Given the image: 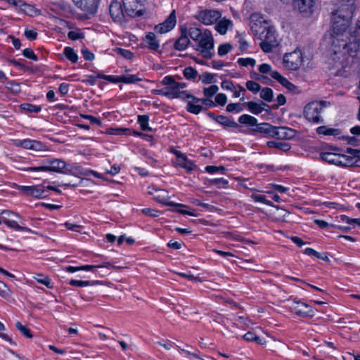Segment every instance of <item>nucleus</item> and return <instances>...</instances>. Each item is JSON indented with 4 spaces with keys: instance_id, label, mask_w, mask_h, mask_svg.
Wrapping results in <instances>:
<instances>
[{
    "instance_id": "1",
    "label": "nucleus",
    "mask_w": 360,
    "mask_h": 360,
    "mask_svg": "<svg viewBox=\"0 0 360 360\" xmlns=\"http://www.w3.org/2000/svg\"><path fill=\"white\" fill-rule=\"evenodd\" d=\"M352 18L332 14V27L334 35L332 40L331 60L334 65L347 67L353 58L360 56V20L354 27L347 30Z\"/></svg>"
},
{
    "instance_id": "2",
    "label": "nucleus",
    "mask_w": 360,
    "mask_h": 360,
    "mask_svg": "<svg viewBox=\"0 0 360 360\" xmlns=\"http://www.w3.org/2000/svg\"><path fill=\"white\" fill-rule=\"evenodd\" d=\"M250 28L255 37L261 41L259 45L265 53H271L278 45L276 30L259 14L250 17Z\"/></svg>"
},
{
    "instance_id": "3",
    "label": "nucleus",
    "mask_w": 360,
    "mask_h": 360,
    "mask_svg": "<svg viewBox=\"0 0 360 360\" xmlns=\"http://www.w3.org/2000/svg\"><path fill=\"white\" fill-rule=\"evenodd\" d=\"M326 101H313L305 105L304 117L314 124L323 123V118L320 115L323 108L328 106Z\"/></svg>"
},
{
    "instance_id": "4",
    "label": "nucleus",
    "mask_w": 360,
    "mask_h": 360,
    "mask_svg": "<svg viewBox=\"0 0 360 360\" xmlns=\"http://www.w3.org/2000/svg\"><path fill=\"white\" fill-rule=\"evenodd\" d=\"M44 165L38 167H30L25 170L32 172H54L64 174L66 168V162L60 159H47L44 160Z\"/></svg>"
},
{
    "instance_id": "5",
    "label": "nucleus",
    "mask_w": 360,
    "mask_h": 360,
    "mask_svg": "<svg viewBox=\"0 0 360 360\" xmlns=\"http://www.w3.org/2000/svg\"><path fill=\"white\" fill-rule=\"evenodd\" d=\"M198 48L202 56L207 59H210L213 53L212 51L214 49V39L211 31L205 30L203 32V36L198 41Z\"/></svg>"
},
{
    "instance_id": "6",
    "label": "nucleus",
    "mask_w": 360,
    "mask_h": 360,
    "mask_svg": "<svg viewBox=\"0 0 360 360\" xmlns=\"http://www.w3.org/2000/svg\"><path fill=\"white\" fill-rule=\"evenodd\" d=\"M122 5L130 17L141 16L144 13V6L141 0H122Z\"/></svg>"
},
{
    "instance_id": "7",
    "label": "nucleus",
    "mask_w": 360,
    "mask_h": 360,
    "mask_svg": "<svg viewBox=\"0 0 360 360\" xmlns=\"http://www.w3.org/2000/svg\"><path fill=\"white\" fill-rule=\"evenodd\" d=\"M302 63L303 57L300 50H295L284 55L283 64L290 70H297L302 65Z\"/></svg>"
},
{
    "instance_id": "8",
    "label": "nucleus",
    "mask_w": 360,
    "mask_h": 360,
    "mask_svg": "<svg viewBox=\"0 0 360 360\" xmlns=\"http://www.w3.org/2000/svg\"><path fill=\"white\" fill-rule=\"evenodd\" d=\"M290 311L302 318H312L315 312V310L307 304L295 300L290 305Z\"/></svg>"
},
{
    "instance_id": "9",
    "label": "nucleus",
    "mask_w": 360,
    "mask_h": 360,
    "mask_svg": "<svg viewBox=\"0 0 360 360\" xmlns=\"http://www.w3.org/2000/svg\"><path fill=\"white\" fill-rule=\"evenodd\" d=\"M0 216L3 223L6 224L8 227L16 231H25L29 232L31 231L30 229L20 225L17 221L11 219L13 217L21 219L20 216L18 213L11 212L8 210H4L1 212Z\"/></svg>"
},
{
    "instance_id": "10",
    "label": "nucleus",
    "mask_w": 360,
    "mask_h": 360,
    "mask_svg": "<svg viewBox=\"0 0 360 360\" xmlns=\"http://www.w3.org/2000/svg\"><path fill=\"white\" fill-rule=\"evenodd\" d=\"M221 16V13L216 10H204L195 16L196 19L205 25L215 23Z\"/></svg>"
},
{
    "instance_id": "11",
    "label": "nucleus",
    "mask_w": 360,
    "mask_h": 360,
    "mask_svg": "<svg viewBox=\"0 0 360 360\" xmlns=\"http://www.w3.org/2000/svg\"><path fill=\"white\" fill-rule=\"evenodd\" d=\"M18 190L26 195L37 198H45L49 196L47 190L43 185L38 186H20Z\"/></svg>"
},
{
    "instance_id": "12",
    "label": "nucleus",
    "mask_w": 360,
    "mask_h": 360,
    "mask_svg": "<svg viewBox=\"0 0 360 360\" xmlns=\"http://www.w3.org/2000/svg\"><path fill=\"white\" fill-rule=\"evenodd\" d=\"M354 1L355 0H339L337 9L333 13L352 18L354 11Z\"/></svg>"
},
{
    "instance_id": "13",
    "label": "nucleus",
    "mask_w": 360,
    "mask_h": 360,
    "mask_svg": "<svg viewBox=\"0 0 360 360\" xmlns=\"http://www.w3.org/2000/svg\"><path fill=\"white\" fill-rule=\"evenodd\" d=\"M176 24L175 10H173L167 19L162 23L155 26L154 30L159 34H164L171 31Z\"/></svg>"
},
{
    "instance_id": "14",
    "label": "nucleus",
    "mask_w": 360,
    "mask_h": 360,
    "mask_svg": "<svg viewBox=\"0 0 360 360\" xmlns=\"http://www.w3.org/2000/svg\"><path fill=\"white\" fill-rule=\"evenodd\" d=\"M162 84L165 85L166 96L169 98H177L179 89L176 84V80L172 76H166L162 80Z\"/></svg>"
},
{
    "instance_id": "15",
    "label": "nucleus",
    "mask_w": 360,
    "mask_h": 360,
    "mask_svg": "<svg viewBox=\"0 0 360 360\" xmlns=\"http://www.w3.org/2000/svg\"><path fill=\"white\" fill-rule=\"evenodd\" d=\"M153 190L155 191V194L154 195L153 199L157 202L168 206H173L176 207H186L183 204L169 201V197L168 195V192L167 191L163 189H157L155 188H153Z\"/></svg>"
},
{
    "instance_id": "16",
    "label": "nucleus",
    "mask_w": 360,
    "mask_h": 360,
    "mask_svg": "<svg viewBox=\"0 0 360 360\" xmlns=\"http://www.w3.org/2000/svg\"><path fill=\"white\" fill-rule=\"evenodd\" d=\"M75 6L90 14H94L98 9L99 0H72Z\"/></svg>"
},
{
    "instance_id": "17",
    "label": "nucleus",
    "mask_w": 360,
    "mask_h": 360,
    "mask_svg": "<svg viewBox=\"0 0 360 360\" xmlns=\"http://www.w3.org/2000/svg\"><path fill=\"white\" fill-rule=\"evenodd\" d=\"M123 10V5H122L119 1H112L111 2L109 8V12L114 21L121 22L124 20V15Z\"/></svg>"
},
{
    "instance_id": "18",
    "label": "nucleus",
    "mask_w": 360,
    "mask_h": 360,
    "mask_svg": "<svg viewBox=\"0 0 360 360\" xmlns=\"http://www.w3.org/2000/svg\"><path fill=\"white\" fill-rule=\"evenodd\" d=\"M190 44V39L188 37V30L186 28L181 29V36L175 41L174 47L178 51H184Z\"/></svg>"
},
{
    "instance_id": "19",
    "label": "nucleus",
    "mask_w": 360,
    "mask_h": 360,
    "mask_svg": "<svg viewBox=\"0 0 360 360\" xmlns=\"http://www.w3.org/2000/svg\"><path fill=\"white\" fill-rule=\"evenodd\" d=\"M341 154L323 152L320 153V158L322 160L328 162L329 164L340 166L341 162Z\"/></svg>"
},
{
    "instance_id": "20",
    "label": "nucleus",
    "mask_w": 360,
    "mask_h": 360,
    "mask_svg": "<svg viewBox=\"0 0 360 360\" xmlns=\"http://www.w3.org/2000/svg\"><path fill=\"white\" fill-rule=\"evenodd\" d=\"M110 266H112L110 263L105 262L101 265H84V266H68L65 267V270L68 272L74 273L75 271H80V270L91 271L95 268L110 267Z\"/></svg>"
},
{
    "instance_id": "21",
    "label": "nucleus",
    "mask_w": 360,
    "mask_h": 360,
    "mask_svg": "<svg viewBox=\"0 0 360 360\" xmlns=\"http://www.w3.org/2000/svg\"><path fill=\"white\" fill-rule=\"evenodd\" d=\"M144 42L146 44L147 47L153 51H158L160 48L159 41L154 32H148L143 39Z\"/></svg>"
},
{
    "instance_id": "22",
    "label": "nucleus",
    "mask_w": 360,
    "mask_h": 360,
    "mask_svg": "<svg viewBox=\"0 0 360 360\" xmlns=\"http://www.w3.org/2000/svg\"><path fill=\"white\" fill-rule=\"evenodd\" d=\"M176 155L178 158L177 164L180 167L186 169L188 172L192 171L195 167V165L191 160H188L186 156L182 154L181 152L177 151L176 153Z\"/></svg>"
},
{
    "instance_id": "23",
    "label": "nucleus",
    "mask_w": 360,
    "mask_h": 360,
    "mask_svg": "<svg viewBox=\"0 0 360 360\" xmlns=\"http://www.w3.org/2000/svg\"><path fill=\"white\" fill-rule=\"evenodd\" d=\"M293 6L300 12L307 13L310 11L312 5L311 0H292Z\"/></svg>"
},
{
    "instance_id": "24",
    "label": "nucleus",
    "mask_w": 360,
    "mask_h": 360,
    "mask_svg": "<svg viewBox=\"0 0 360 360\" xmlns=\"http://www.w3.org/2000/svg\"><path fill=\"white\" fill-rule=\"evenodd\" d=\"M318 134H323L325 136H338L341 134L339 129L328 128L326 126H320L316 129Z\"/></svg>"
},
{
    "instance_id": "25",
    "label": "nucleus",
    "mask_w": 360,
    "mask_h": 360,
    "mask_svg": "<svg viewBox=\"0 0 360 360\" xmlns=\"http://www.w3.org/2000/svg\"><path fill=\"white\" fill-rule=\"evenodd\" d=\"M248 110L253 114L258 115L261 113L265 106H268L267 104L262 102L261 103H257L253 101H249L245 103Z\"/></svg>"
},
{
    "instance_id": "26",
    "label": "nucleus",
    "mask_w": 360,
    "mask_h": 360,
    "mask_svg": "<svg viewBox=\"0 0 360 360\" xmlns=\"http://www.w3.org/2000/svg\"><path fill=\"white\" fill-rule=\"evenodd\" d=\"M216 122L224 127H239V124L237 122L224 115L217 116V117H216Z\"/></svg>"
},
{
    "instance_id": "27",
    "label": "nucleus",
    "mask_w": 360,
    "mask_h": 360,
    "mask_svg": "<svg viewBox=\"0 0 360 360\" xmlns=\"http://www.w3.org/2000/svg\"><path fill=\"white\" fill-rule=\"evenodd\" d=\"M266 146L269 148H273L278 149L283 152H287L290 150L291 148V146L289 143L286 142H281V141H269L266 143Z\"/></svg>"
},
{
    "instance_id": "28",
    "label": "nucleus",
    "mask_w": 360,
    "mask_h": 360,
    "mask_svg": "<svg viewBox=\"0 0 360 360\" xmlns=\"http://www.w3.org/2000/svg\"><path fill=\"white\" fill-rule=\"evenodd\" d=\"M229 25H232V22L230 20L222 19L216 24L215 30L220 34H225Z\"/></svg>"
},
{
    "instance_id": "29",
    "label": "nucleus",
    "mask_w": 360,
    "mask_h": 360,
    "mask_svg": "<svg viewBox=\"0 0 360 360\" xmlns=\"http://www.w3.org/2000/svg\"><path fill=\"white\" fill-rule=\"evenodd\" d=\"M203 109V107L202 105L199 104V103H195L193 99L191 101H188L186 110L188 112L198 115L199 114L202 110Z\"/></svg>"
},
{
    "instance_id": "30",
    "label": "nucleus",
    "mask_w": 360,
    "mask_h": 360,
    "mask_svg": "<svg viewBox=\"0 0 360 360\" xmlns=\"http://www.w3.org/2000/svg\"><path fill=\"white\" fill-rule=\"evenodd\" d=\"M238 122L240 124H246L250 127H255L257 125V120L253 116L244 114L240 116L238 118Z\"/></svg>"
},
{
    "instance_id": "31",
    "label": "nucleus",
    "mask_w": 360,
    "mask_h": 360,
    "mask_svg": "<svg viewBox=\"0 0 360 360\" xmlns=\"http://www.w3.org/2000/svg\"><path fill=\"white\" fill-rule=\"evenodd\" d=\"M138 123L140 124L143 131H151L152 129L148 125L149 116L147 115H141L138 116Z\"/></svg>"
},
{
    "instance_id": "32",
    "label": "nucleus",
    "mask_w": 360,
    "mask_h": 360,
    "mask_svg": "<svg viewBox=\"0 0 360 360\" xmlns=\"http://www.w3.org/2000/svg\"><path fill=\"white\" fill-rule=\"evenodd\" d=\"M85 170L79 165H66V168L64 174H70L74 176H78L79 174L83 175Z\"/></svg>"
},
{
    "instance_id": "33",
    "label": "nucleus",
    "mask_w": 360,
    "mask_h": 360,
    "mask_svg": "<svg viewBox=\"0 0 360 360\" xmlns=\"http://www.w3.org/2000/svg\"><path fill=\"white\" fill-rule=\"evenodd\" d=\"M304 253L309 256H314L323 261H329V258L326 252L320 253L311 248H307L304 250Z\"/></svg>"
},
{
    "instance_id": "34",
    "label": "nucleus",
    "mask_w": 360,
    "mask_h": 360,
    "mask_svg": "<svg viewBox=\"0 0 360 360\" xmlns=\"http://www.w3.org/2000/svg\"><path fill=\"white\" fill-rule=\"evenodd\" d=\"M64 55L65 57L70 60L72 63H76L78 60V56L75 50L69 46L64 49Z\"/></svg>"
},
{
    "instance_id": "35",
    "label": "nucleus",
    "mask_w": 360,
    "mask_h": 360,
    "mask_svg": "<svg viewBox=\"0 0 360 360\" xmlns=\"http://www.w3.org/2000/svg\"><path fill=\"white\" fill-rule=\"evenodd\" d=\"M98 281H79L72 279L70 281V284L72 286L85 287L89 285H94L98 284Z\"/></svg>"
},
{
    "instance_id": "36",
    "label": "nucleus",
    "mask_w": 360,
    "mask_h": 360,
    "mask_svg": "<svg viewBox=\"0 0 360 360\" xmlns=\"http://www.w3.org/2000/svg\"><path fill=\"white\" fill-rule=\"evenodd\" d=\"M188 35L194 41H198L203 36V32L197 27H191L188 30Z\"/></svg>"
},
{
    "instance_id": "37",
    "label": "nucleus",
    "mask_w": 360,
    "mask_h": 360,
    "mask_svg": "<svg viewBox=\"0 0 360 360\" xmlns=\"http://www.w3.org/2000/svg\"><path fill=\"white\" fill-rule=\"evenodd\" d=\"M183 75L186 79L191 80L195 79L198 77V72L192 67H186L183 71Z\"/></svg>"
},
{
    "instance_id": "38",
    "label": "nucleus",
    "mask_w": 360,
    "mask_h": 360,
    "mask_svg": "<svg viewBox=\"0 0 360 360\" xmlns=\"http://www.w3.org/2000/svg\"><path fill=\"white\" fill-rule=\"evenodd\" d=\"M96 77L103 79L112 83L122 82V75L115 77L112 75H106L102 73H98L96 75Z\"/></svg>"
},
{
    "instance_id": "39",
    "label": "nucleus",
    "mask_w": 360,
    "mask_h": 360,
    "mask_svg": "<svg viewBox=\"0 0 360 360\" xmlns=\"http://www.w3.org/2000/svg\"><path fill=\"white\" fill-rule=\"evenodd\" d=\"M255 127V128L252 129L253 131L269 134L272 125L269 123H262L259 124H257Z\"/></svg>"
},
{
    "instance_id": "40",
    "label": "nucleus",
    "mask_w": 360,
    "mask_h": 360,
    "mask_svg": "<svg viewBox=\"0 0 360 360\" xmlns=\"http://www.w3.org/2000/svg\"><path fill=\"white\" fill-rule=\"evenodd\" d=\"M209 185L215 186L217 188L225 187L228 184V181L223 178L207 179Z\"/></svg>"
},
{
    "instance_id": "41",
    "label": "nucleus",
    "mask_w": 360,
    "mask_h": 360,
    "mask_svg": "<svg viewBox=\"0 0 360 360\" xmlns=\"http://www.w3.org/2000/svg\"><path fill=\"white\" fill-rule=\"evenodd\" d=\"M273 96V90L271 88L265 87L261 90V98L267 102H271L272 101Z\"/></svg>"
},
{
    "instance_id": "42",
    "label": "nucleus",
    "mask_w": 360,
    "mask_h": 360,
    "mask_svg": "<svg viewBox=\"0 0 360 360\" xmlns=\"http://www.w3.org/2000/svg\"><path fill=\"white\" fill-rule=\"evenodd\" d=\"M215 75L210 72H204L201 76L200 79L202 82L205 84L215 83L217 82L215 79Z\"/></svg>"
},
{
    "instance_id": "43",
    "label": "nucleus",
    "mask_w": 360,
    "mask_h": 360,
    "mask_svg": "<svg viewBox=\"0 0 360 360\" xmlns=\"http://www.w3.org/2000/svg\"><path fill=\"white\" fill-rule=\"evenodd\" d=\"M142 80L143 79L139 77L138 75H122V83L134 84Z\"/></svg>"
},
{
    "instance_id": "44",
    "label": "nucleus",
    "mask_w": 360,
    "mask_h": 360,
    "mask_svg": "<svg viewBox=\"0 0 360 360\" xmlns=\"http://www.w3.org/2000/svg\"><path fill=\"white\" fill-rule=\"evenodd\" d=\"M273 207L276 210V212L275 213L276 215V219L285 221V217L288 216L290 212L288 210L281 208L277 205H274Z\"/></svg>"
},
{
    "instance_id": "45",
    "label": "nucleus",
    "mask_w": 360,
    "mask_h": 360,
    "mask_svg": "<svg viewBox=\"0 0 360 360\" xmlns=\"http://www.w3.org/2000/svg\"><path fill=\"white\" fill-rule=\"evenodd\" d=\"M16 328L26 338H32V334L30 328L23 326L20 321H18L15 323Z\"/></svg>"
},
{
    "instance_id": "46",
    "label": "nucleus",
    "mask_w": 360,
    "mask_h": 360,
    "mask_svg": "<svg viewBox=\"0 0 360 360\" xmlns=\"http://www.w3.org/2000/svg\"><path fill=\"white\" fill-rule=\"evenodd\" d=\"M18 7L20 8L25 13L32 15L33 13H36L38 11L32 5L27 4L22 1V4Z\"/></svg>"
},
{
    "instance_id": "47",
    "label": "nucleus",
    "mask_w": 360,
    "mask_h": 360,
    "mask_svg": "<svg viewBox=\"0 0 360 360\" xmlns=\"http://www.w3.org/2000/svg\"><path fill=\"white\" fill-rule=\"evenodd\" d=\"M341 164L340 165V166L341 167H353V164L354 163V156L352 157V156H348V155H341Z\"/></svg>"
},
{
    "instance_id": "48",
    "label": "nucleus",
    "mask_w": 360,
    "mask_h": 360,
    "mask_svg": "<svg viewBox=\"0 0 360 360\" xmlns=\"http://www.w3.org/2000/svg\"><path fill=\"white\" fill-rule=\"evenodd\" d=\"M219 90V87L217 85H211L210 86L207 88H204L203 89V94L207 98H211L214 94H217V92Z\"/></svg>"
},
{
    "instance_id": "49",
    "label": "nucleus",
    "mask_w": 360,
    "mask_h": 360,
    "mask_svg": "<svg viewBox=\"0 0 360 360\" xmlns=\"http://www.w3.org/2000/svg\"><path fill=\"white\" fill-rule=\"evenodd\" d=\"M115 52L127 59H131L134 57V53L131 51L124 49L117 48L115 49Z\"/></svg>"
},
{
    "instance_id": "50",
    "label": "nucleus",
    "mask_w": 360,
    "mask_h": 360,
    "mask_svg": "<svg viewBox=\"0 0 360 360\" xmlns=\"http://www.w3.org/2000/svg\"><path fill=\"white\" fill-rule=\"evenodd\" d=\"M238 63L243 67H247L248 65H250L252 67H254L255 65L256 61L255 59L252 58H240L238 59Z\"/></svg>"
},
{
    "instance_id": "51",
    "label": "nucleus",
    "mask_w": 360,
    "mask_h": 360,
    "mask_svg": "<svg viewBox=\"0 0 360 360\" xmlns=\"http://www.w3.org/2000/svg\"><path fill=\"white\" fill-rule=\"evenodd\" d=\"M205 169L210 174H214L217 172L224 173L226 171V168L224 166L208 165L205 167Z\"/></svg>"
},
{
    "instance_id": "52",
    "label": "nucleus",
    "mask_w": 360,
    "mask_h": 360,
    "mask_svg": "<svg viewBox=\"0 0 360 360\" xmlns=\"http://www.w3.org/2000/svg\"><path fill=\"white\" fill-rule=\"evenodd\" d=\"M21 107L23 110L30 112H39L41 110L40 106L34 105L30 103H23L21 105Z\"/></svg>"
},
{
    "instance_id": "53",
    "label": "nucleus",
    "mask_w": 360,
    "mask_h": 360,
    "mask_svg": "<svg viewBox=\"0 0 360 360\" xmlns=\"http://www.w3.org/2000/svg\"><path fill=\"white\" fill-rule=\"evenodd\" d=\"M32 140L30 139H24V140H17L15 142V145L18 147H22L25 149H30L32 148Z\"/></svg>"
},
{
    "instance_id": "54",
    "label": "nucleus",
    "mask_w": 360,
    "mask_h": 360,
    "mask_svg": "<svg viewBox=\"0 0 360 360\" xmlns=\"http://www.w3.org/2000/svg\"><path fill=\"white\" fill-rule=\"evenodd\" d=\"M251 197L255 202H259L267 205L274 206L273 203L266 200V196L264 195L252 194Z\"/></svg>"
},
{
    "instance_id": "55",
    "label": "nucleus",
    "mask_w": 360,
    "mask_h": 360,
    "mask_svg": "<svg viewBox=\"0 0 360 360\" xmlns=\"http://www.w3.org/2000/svg\"><path fill=\"white\" fill-rule=\"evenodd\" d=\"M193 99L195 103H201L202 105H205L207 108H213L215 106V103L211 99H210V98H198L197 97H193Z\"/></svg>"
},
{
    "instance_id": "56",
    "label": "nucleus",
    "mask_w": 360,
    "mask_h": 360,
    "mask_svg": "<svg viewBox=\"0 0 360 360\" xmlns=\"http://www.w3.org/2000/svg\"><path fill=\"white\" fill-rule=\"evenodd\" d=\"M280 139H288L292 136V130L288 127H281Z\"/></svg>"
},
{
    "instance_id": "57",
    "label": "nucleus",
    "mask_w": 360,
    "mask_h": 360,
    "mask_svg": "<svg viewBox=\"0 0 360 360\" xmlns=\"http://www.w3.org/2000/svg\"><path fill=\"white\" fill-rule=\"evenodd\" d=\"M231 45L229 43L221 44L218 48V54L223 56L227 54L231 50Z\"/></svg>"
},
{
    "instance_id": "58",
    "label": "nucleus",
    "mask_w": 360,
    "mask_h": 360,
    "mask_svg": "<svg viewBox=\"0 0 360 360\" xmlns=\"http://www.w3.org/2000/svg\"><path fill=\"white\" fill-rule=\"evenodd\" d=\"M246 87L249 91L253 92L254 94L257 93L261 89L260 85L253 81H248L246 82Z\"/></svg>"
},
{
    "instance_id": "59",
    "label": "nucleus",
    "mask_w": 360,
    "mask_h": 360,
    "mask_svg": "<svg viewBox=\"0 0 360 360\" xmlns=\"http://www.w3.org/2000/svg\"><path fill=\"white\" fill-rule=\"evenodd\" d=\"M22 55L29 59H31L34 61L38 60L37 56L34 53L33 50L29 48L25 49L22 51Z\"/></svg>"
},
{
    "instance_id": "60",
    "label": "nucleus",
    "mask_w": 360,
    "mask_h": 360,
    "mask_svg": "<svg viewBox=\"0 0 360 360\" xmlns=\"http://www.w3.org/2000/svg\"><path fill=\"white\" fill-rule=\"evenodd\" d=\"M68 37L70 39L75 41L79 39H83L84 37V34L79 32L70 31L68 33Z\"/></svg>"
},
{
    "instance_id": "61",
    "label": "nucleus",
    "mask_w": 360,
    "mask_h": 360,
    "mask_svg": "<svg viewBox=\"0 0 360 360\" xmlns=\"http://www.w3.org/2000/svg\"><path fill=\"white\" fill-rule=\"evenodd\" d=\"M141 211L143 214L153 217H158L160 214V212L158 210H155L150 208H144L142 209Z\"/></svg>"
},
{
    "instance_id": "62",
    "label": "nucleus",
    "mask_w": 360,
    "mask_h": 360,
    "mask_svg": "<svg viewBox=\"0 0 360 360\" xmlns=\"http://www.w3.org/2000/svg\"><path fill=\"white\" fill-rule=\"evenodd\" d=\"M226 110L230 112L233 111L239 112L243 110V108L239 103H229L226 106Z\"/></svg>"
},
{
    "instance_id": "63",
    "label": "nucleus",
    "mask_w": 360,
    "mask_h": 360,
    "mask_svg": "<svg viewBox=\"0 0 360 360\" xmlns=\"http://www.w3.org/2000/svg\"><path fill=\"white\" fill-rule=\"evenodd\" d=\"M281 85L285 86L286 89L290 91H293L296 89V86L291 82H290L285 77H283V79L279 82Z\"/></svg>"
},
{
    "instance_id": "64",
    "label": "nucleus",
    "mask_w": 360,
    "mask_h": 360,
    "mask_svg": "<svg viewBox=\"0 0 360 360\" xmlns=\"http://www.w3.org/2000/svg\"><path fill=\"white\" fill-rule=\"evenodd\" d=\"M227 101L226 96L224 94H218L215 96V101L219 105L223 106L226 104Z\"/></svg>"
}]
</instances>
